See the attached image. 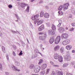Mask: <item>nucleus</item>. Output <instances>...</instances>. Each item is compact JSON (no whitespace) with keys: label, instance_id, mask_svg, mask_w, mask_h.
Listing matches in <instances>:
<instances>
[{"label":"nucleus","instance_id":"1","mask_svg":"<svg viewBox=\"0 0 75 75\" xmlns=\"http://www.w3.org/2000/svg\"><path fill=\"white\" fill-rule=\"evenodd\" d=\"M39 17V15H36L33 16L32 19L33 20H35L34 22V24H36L38 21H39V19H38V18Z\"/></svg>","mask_w":75,"mask_h":75},{"label":"nucleus","instance_id":"2","mask_svg":"<svg viewBox=\"0 0 75 75\" xmlns=\"http://www.w3.org/2000/svg\"><path fill=\"white\" fill-rule=\"evenodd\" d=\"M40 67L39 66H36L34 68V71L36 73H37L40 71Z\"/></svg>","mask_w":75,"mask_h":75},{"label":"nucleus","instance_id":"3","mask_svg":"<svg viewBox=\"0 0 75 75\" xmlns=\"http://www.w3.org/2000/svg\"><path fill=\"white\" fill-rule=\"evenodd\" d=\"M69 3H67L66 4H65L63 5V6L64 9L63 10L64 11H65L66 10H67L68 9V6H69Z\"/></svg>","mask_w":75,"mask_h":75},{"label":"nucleus","instance_id":"4","mask_svg":"<svg viewBox=\"0 0 75 75\" xmlns=\"http://www.w3.org/2000/svg\"><path fill=\"white\" fill-rule=\"evenodd\" d=\"M60 40H61V37L60 36H58L55 40V43L56 44H58L59 42V41H60Z\"/></svg>","mask_w":75,"mask_h":75},{"label":"nucleus","instance_id":"5","mask_svg":"<svg viewBox=\"0 0 75 75\" xmlns=\"http://www.w3.org/2000/svg\"><path fill=\"white\" fill-rule=\"evenodd\" d=\"M47 37V34H46V33L45 34L44 36H40L39 37L40 40H42V41H44V40H45V38Z\"/></svg>","mask_w":75,"mask_h":75},{"label":"nucleus","instance_id":"6","mask_svg":"<svg viewBox=\"0 0 75 75\" xmlns=\"http://www.w3.org/2000/svg\"><path fill=\"white\" fill-rule=\"evenodd\" d=\"M70 42V40H67L63 41L62 42V44L64 45H66L67 44H68Z\"/></svg>","mask_w":75,"mask_h":75},{"label":"nucleus","instance_id":"7","mask_svg":"<svg viewBox=\"0 0 75 75\" xmlns=\"http://www.w3.org/2000/svg\"><path fill=\"white\" fill-rule=\"evenodd\" d=\"M60 48V47L59 45L56 46L55 47H54V51L57 52L59 50V48Z\"/></svg>","mask_w":75,"mask_h":75},{"label":"nucleus","instance_id":"8","mask_svg":"<svg viewBox=\"0 0 75 75\" xmlns=\"http://www.w3.org/2000/svg\"><path fill=\"white\" fill-rule=\"evenodd\" d=\"M12 68L13 70L14 71H20V70H19L17 69V68L13 65H12Z\"/></svg>","mask_w":75,"mask_h":75},{"label":"nucleus","instance_id":"9","mask_svg":"<svg viewBox=\"0 0 75 75\" xmlns=\"http://www.w3.org/2000/svg\"><path fill=\"white\" fill-rule=\"evenodd\" d=\"M68 35L67 33H63L62 35V38H68Z\"/></svg>","mask_w":75,"mask_h":75},{"label":"nucleus","instance_id":"10","mask_svg":"<svg viewBox=\"0 0 75 75\" xmlns=\"http://www.w3.org/2000/svg\"><path fill=\"white\" fill-rule=\"evenodd\" d=\"M48 33L49 35H54L55 34V32L52 31V30H49L48 31Z\"/></svg>","mask_w":75,"mask_h":75},{"label":"nucleus","instance_id":"11","mask_svg":"<svg viewBox=\"0 0 75 75\" xmlns=\"http://www.w3.org/2000/svg\"><path fill=\"white\" fill-rule=\"evenodd\" d=\"M55 40V38L54 37H52L51 38L49 42L50 44H52L54 42V40Z\"/></svg>","mask_w":75,"mask_h":75},{"label":"nucleus","instance_id":"12","mask_svg":"<svg viewBox=\"0 0 75 75\" xmlns=\"http://www.w3.org/2000/svg\"><path fill=\"white\" fill-rule=\"evenodd\" d=\"M59 57V55L57 53H56L54 54V58L55 59H58V58Z\"/></svg>","mask_w":75,"mask_h":75},{"label":"nucleus","instance_id":"13","mask_svg":"<svg viewBox=\"0 0 75 75\" xmlns=\"http://www.w3.org/2000/svg\"><path fill=\"white\" fill-rule=\"evenodd\" d=\"M44 29V25H42L41 26L39 27L38 28L39 31H42Z\"/></svg>","mask_w":75,"mask_h":75},{"label":"nucleus","instance_id":"14","mask_svg":"<svg viewBox=\"0 0 75 75\" xmlns=\"http://www.w3.org/2000/svg\"><path fill=\"white\" fill-rule=\"evenodd\" d=\"M58 61L60 62H63V57L62 56H60L58 58Z\"/></svg>","mask_w":75,"mask_h":75},{"label":"nucleus","instance_id":"15","mask_svg":"<svg viewBox=\"0 0 75 75\" xmlns=\"http://www.w3.org/2000/svg\"><path fill=\"white\" fill-rule=\"evenodd\" d=\"M64 59L66 61H69L71 60V56H66V57H64Z\"/></svg>","mask_w":75,"mask_h":75},{"label":"nucleus","instance_id":"16","mask_svg":"<svg viewBox=\"0 0 75 75\" xmlns=\"http://www.w3.org/2000/svg\"><path fill=\"white\" fill-rule=\"evenodd\" d=\"M47 64H44L43 65H42L41 66L42 67V69L43 70V69H45L46 68H47Z\"/></svg>","mask_w":75,"mask_h":75},{"label":"nucleus","instance_id":"17","mask_svg":"<svg viewBox=\"0 0 75 75\" xmlns=\"http://www.w3.org/2000/svg\"><path fill=\"white\" fill-rule=\"evenodd\" d=\"M43 23V21L42 20H40L38 21L37 24V25H39L40 24H41Z\"/></svg>","mask_w":75,"mask_h":75},{"label":"nucleus","instance_id":"18","mask_svg":"<svg viewBox=\"0 0 75 75\" xmlns=\"http://www.w3.org/2000/svg\"><path fill=\"white\" fill-rule=\"evenodd\" d=\"M66 48L67 50H70L72 48V46L71 45H68L66 46Z\"/></svg>","mask_w":75,"mask_h":75},{"label":"nucleus","instance_id":"19","mask_svg":"<svg viewBox=\"0 0 75 75\" xmlns=\"http://www.w3.org/2000/svg\"><path fill=\"white\" fill-rule=\"evenodd\" d=\"M59 31L60 32H63V31H64V29L62 27H60L59 28Z\"/></svg>","mask_w":75,"mask_h":75},{"label":"nucleus","instance_id":"20","mask_svg":"<svg viewBox=\"0 0 75 75\" xmlns=\"http://www.w3.org/2000/svg\"><path fill=\"white\" fill-rule=\"evenodd\" d=\"M49 17H50V15L48 13H46L45 14L44 17L45 18H49Z\"/></svg>","mask_w":75,"mask_h":75},{"label":"nucleus","instance_id":"21","mask_svg":"<svg viewBox=\"0 0 75 75\" xmlns=\"http://www.w3.org/2000/svg\"><path fill=\"white\" fill-rule=\"evenodd\" d=\"M52 28L53 30H54V31H55L56 30V27H55L54 25L52 24Z\"/></svg>","mask_w":75,"mask_h":75},{"label":"nucleus","instance_id":"22","mask_svg":"<svg viewBox=\"0 0 75 75\" xmlns=\"http://www.w3.org/2000/svg\"><path fill=\"white\" fill-rule=\"evenodd\" d=\"M26 5L27 6V4H25L23 3H21V7L22 8H24V7H25Z\"/></svg>","mask_w":75,"mask_h":75},{"label":"nucleus","instance_id":"23","mask_svg":"<svg viewBox=\"0 0 75 75\" xmlns=\"http://www.w3.org/2000/svg\"><path fill=\"white\" fill-rule=\"evenodd\" d=\"M34 65L33 64L30 65L29 66V68L31 69H33V68H34Z\"/></svg>","mask_w":75,"mask_h":75},{"label":"nucleus","instance_id":"24","mask_svg":"<svg viewBox=\"0 0 75 75\" xmlns=\"http://www.w3.org/2000/svg\"><path fill=\"white\" fill-rule=\"evenodd\" d=\"M63 8V6L61 5L58 8V10L59 11L62 10Z\"/></svg>","mask_w":75,"mask_h":75},{"label":"nucleus","instance_id":"25","mask_svg":"<svg viewBox=\"0 0 75 75\" xmlns=\"http://www.w3.org/2000/svg\"><path fill=\"white\" fill-rule=\"evenodd\" d=\"M2 48L3 52H4V53H6V49H5V48H4V46H2Z\"/></svg>","mask_w":75,"mask_h":75},{"label":"nucleus","instance_id":"26","mask_svg":"<svg viewBox=\"0 0 75 75\" xmlns=\"http://www.w3.org/2000/svg\"><path fill=\"white\" fill-rule=\"evenodd\" d=\"M15 64L16 66H19L20 65V63L18 61H16L15 62Z\"/></svg>","mask_w":75,"mask_h":75},{"label":"nucleus","instance_id":"27","mask_svg":"<svg viewBox=\"0 0 75 75\" xmlns=\"http://www.w3.org/2000/svg\"><path fill=\"white\" fill-rule=\"evenodd\" d=\"M44 12L42 11L40 13V16L41 17H42L43 16H44Z\"/></svg>","mask_w":75,"mask_h":75},{"label":"nucleus","instance_id":"28","mask_svg":"<svg viewBox=\"0 0 75 75\" xmlns=\"http://www.w3.org/2000/svg\"><path fill=\"white\" fill-rule=\"evenodd\" d=\"M58 75H63L64 73L62 71H58Z\"/></svg>","mask_w":75,"mask_h":75},{"label":"nucleus","instance_id":"29","mask_svg":"<svg viewBox=\"0 0 75 75\" xmlns=\"http://www.w3.org/2000/svg\"><path fill=\"white\" fill-rule=\"evenodd\" d=\"M46 71H47L46 72V73H45L46 74L48 75V74H49V72L50 71V69H47Z\"/></svg>","mask_w":75,"mask_h":75},{"label":"nucleus","instance_id":"30","mask_svg":"<svg viewBox=\"0 0 75 75\" xmlns=\"http://www.w3.org/2000/svg\"><path fill=\"white\" fill-rule=\"evenodd\" d=\"M71 12L73 14H75V8H73L71 9Z\"/></svg>","mask_w":75,"mask_h":75},{"label":"nucleus","instance_id":"31","mask_svg":"<svg viewBox=\"0 0 75 75\" xmlns=\"http://www.w3.org/2000/svg\"><path fill=\"white\" fill-rule=\"evenodd\" d=\"M41 74L42 75H44L45 74V70H42L40 72Z\"/></svg>","mask_w":75,"mask_h":75},{"label":"nucleus","instance_id":"32","mask_svg":"<svg viewBox=\"0 0 75 75\" xmlns=\"http://www.w3.org/2000/svg\"><path fill=\"white\" fill-rule=\"evenodd\" d=\"M61 52L62 53L64 52V47H61L60 49Z\"/></svg>","mask_w":75,"mask_h":75},{"label":"nucleus","instance_id":"33","mask_svg":"<svg viewBox=\"0 0 75 75\" xmlns=\"http://www.w3.org/2000/svg\"><path fill=\"white\" fill-rule=\"evenodd\" d=\"M68 65V64H67V63H65L63 64V67H67Z\"/></svg>","mask_w":75,"mask_h":75},{"label":"nucleus","instance_id":"34","mask_svg":"<svg viewBox=\"0 0 75 75\" xmlns=\"http://www.w3.org/2000/svg\"><path fill=\"white\" fill-rule=\"evenodd\" d=\"M43 62V61H42V59H40L39 62L38 63L39 65H40L41 64H42Z\"/></svg>","mask_w":75,"mask_h":75},{"label":"nucleus","instance_id":"35","mask_svg":"<svg viewBox=\"0 0 75 75\" xmlns=\"http://www.w3.org/2000/svg\"><path fill=\"white\" fill-rule=\"evenodd\" d=\"M30 8V7L29 6H28L26 10V11H27V12H28L29 11V8Z\"/></svg>","mask_w":75,"mask_h":75},{"label":"nucleus","instance_id":"36","mask_svg":"<svg viewBox=\"0 0 75 75\" xmlns=\"http://www.w3.org/2000/svg\"><path fill=\"white\" fill-rule=\"evenodd\" d=\"M37 57V54H35L33 55V56H32L33 58H35V57Z\"/></svg>","mask_w":75,"mask_h":75},{"label":"nucleus","instance_id":"37","mask_svg":"<svg viewBox=\"0 0 75 75\" xmlns=\"http://www.w3.org/2000/svg\"><path fill=\"white\" fill-rule=\"evenodd\" d=\"M46 25L47 27H50L51 24L50 23H46Z\"/></svg>","mask_w":75,"mask_h":75},{"label":"nucleus","instance_id":"38","mask_svg":"<svg viewBox=\"0 0 75 75\" xmlns=\"http://www.w3.org/2000/svg\"><path fill=\"white\" fill-rule=\"evenodd\" d=\"M35 52H36V53H39V51L37 49H35Z\"/></svg>","mask_w":75,"mask_h":75},{"label":"nucleus","instance_id":"39","mask_svg":"<svg viewBox=\"0 0 75 75\" xmlns=\"http://www.w3.org/2000/svg\"><path fill=\"white\" fill-rule=\"evenodd\" d=\"M53 66L55 67H57L58 68L59 67V65H54Z\"/></svg>","mask_w":75,"mask_h":75},{"label":"nucleus","instance_id":"40","mask_svg":"<svg viewBox=\"0 0 75 75\" xmlns=\"http://www.w3.org/2000/svg\"><path fill=\"white\" fill-rule=\"evenodd\" d=\"M22 51H21L20 53L18 55L19 56L20 55H23V53H22Z\"/></svg>","mask_w":75,"mask_h":75},{"label":"nucleus","instance_id":"41","mask_svg":"<svg viewBox=\"0 0 75 75\" xmlns=\"http://www.w3.org/2000/svg\"><path fill=\"white\" fill-rule=\"evenodd\" d=\"M13 56L16 57V53L14 51H13Z\"/></svg>","mask_w":75,"mask_h":75},{"label":"nucleus","instance_id":"42","mask_svg":"<svg viewBox=\"0 0 75 75\" xmlns=\"http://www.w3.org/2000/svg\"><path fill=\"white\" fill-rule=\"evenodd\" d=\"M3 69V67L1 65V64L0 63V69Z\"/></svg>","mask_w":75,"mask_h":75},{"label":"nucleus","instance_id":"43","mask_svg":"<svg viewBox=\"0 0 75 75\" xmlns=\"http://www.w3.org/2000/svg\"><path fill=\"white\" fill-rule=\"evenodd\" d=\"M8 7L9 8H12V7H13V6L12 5H9L8 6Z\"/></svg>","mask_w":75,"mask_h":75},{"label":"nucleus","instance_id":"44","mask_svg":"<svg viewBox=\"0 0 75 75\" xmlns=\"http://www.w3.org/2000/svg\"><path fill=\"white\" fill-rule=\"evenodd\" d=\"M71 25L73 27H75V23H72Z\"/></svg>","mask_w":75,"mask_h":75},{"label":"nucleus","instance_id":"45","mask_svg":"<svg viewBox=\"0 0 75 75\" xmlns=\"http://www.w3.org/2000/svg\"><path fill=\"white\" fill-rule=\"evenodd\" d=\"M59 24H61V23H62V20H59Z\"/></svg>","mask_w":75,"mask_h":75},{"label":"nucleus","instance_id":"46","mask_svg":"<svg viewBox=\"0 0 75 75\" xmlns=\"http://www.w3.org/2000/svg\"><path fill=\"white\" fill-rule=\"evenodd\" d=\"M66 75H72V74L69 73H67Z\"/></svg>","mask_w":75,"mask_h":75},{"label":"nucleus","instance_id":"47","mask_svg":"<svg viewBox=\"0 0 75 75\" xmlns=\"http://www.w3.org/2000/svg\"><path fill=\"white\" fill-rule=\"evenodd\" d=\"M5 74L6 75H9V73L8 72H5Z\"/></svg>","mask_w":75,"mask_h":75},{"label":"nucleus","instance_id":"48","mask_svg":"<svg viewBox=\"0 0 75 75\" xmlns=\"http://www.w3.org/2000/svg\"><path fill=\"white\" fill-rule=\"evenodd\" d=\"M12 32L13 33H16V34H17V32L14 30H12Z\"/></svg>","mask_w":75,"mask_h":75},{"label":"nucleus","instance_id":"49","mask_svg":"<svg viewBox=\"0 0 75 75\" xmlns=\"http://www.w3.org/2000/svg\"><path fill=\"white\" fill-rule=\"evenodd\" d=\"M6 58H7V60L8 61L9 60V57H8V55L6 56Z\"/></svg>","mask_w":75,"mask_h":75},{"label":"nucleus","instance_id":"50","mask_svg":"<svg viewBox=\"0 0 75 75\" xmlns=\"http://www.w3.org/2000/svg\"><path fill=\"white\" fill-rule=\"evenodd\" d=\"M51 74L54 75H55V72L53 71Z\"/></svg>","mask_w":75,"mask_h":75},{"label":"nucleus","instance_id":"51","mask_svg":"<svg viewBox=\"0 0 75 75\" xmlns=\"http://www.w3.org/2000/svg\"><path fill=\"white\" fill-rule=\"evenodd\" d=\"M71 64L72 65H75V62H71Z\"/></svg>","mask_w":75,"mask_h":75},{"label":"nucleus","instance_id":"52","mask_svg":"<svg viewBox=\"0 0 75 75\" xmlns=\"http://www.w3.org/2000/svg\"><path fill=\"white\" fill-rule=\"evenodd\" d=\"M74 28H72L70 30V31H73L74 30Z\"/></svg>","mask_w":75,"mask_h":75},{"label":"nucleus","instance_id":"53","mask_svg":"<svg viewBox=\"0 0 75 75\" xmlns=\"http://www.w3.org/2000/svg\"><path fill=\"white\" fill-rule=\"evenodd\" d=\"M2 33H1V31H0V36H1H1H2Z\"/></svg>","mask_w":75,"mask_h":75},{"label":"nucleus","instance_id":"54","mask_svg":"<svg viewBox=\"0 0 75 75\" xmlns=\"http://www.w3.org/2000/svg\"><path fill=\"white\" fill-rule=\"evenodd\" d=\"M13 48L14 49V50H16L17 47H16V46H14L13 47Z\"/></svg>","mask_w":75,"mask_h":75},{"label":"nucleus","instance_id":"55","mask_svg":"<svg viewBox=\"0 0 75 75\" xmlns=\"http://www.w3.org/2000/svg\"><path fill=\"white\" fill-rule=\"evenodd\" d=\"M60 26H61V24L59 23L57 25V27H59Z\"/></svg>","mask_w":75,"mask_h":75},{"label":"nucleus","instance_id":"56","mask_svg":"<svg viewBox=\"0 0 75 75\" xmlns=\"http://www.w3.org/2000/svg\"><path fill=\"white\" fill-rule=\"evenodd\" d=\"M30 24L31 27L33 28V25L31 23H30Z\"/></svg>","mask_w":75,"mask_h":75},{"label":"nucleus","instance_id":"57","mask_svg":"<svg viewBox=\"0 0 75 75\" xmlns=\"http://www.w3.org/2000/svg\"><path fill=\"white\" fill-rule=\"evenodd\" d=\"M39 34L40 35H42V34H43V33L42 32V33H39Z\"/></svg>","mask_w":75,"mask_h":75},{"label":"nucleus","instance_id":"58","mask_svg":"<svg viewBox=\"0 0 75 75\" xmlns=\"http://www.w3.org/2000/svg\"><path fill=\"white\" fill-rule=\"evenodd\" d=\"M72 53H75V50H72Z\"/></svg>","mask_w":75,"mask_h":75},{"label":"nucleus","instance_id":"59","mask_svg":"<svg viewBox=\"0 0 75 75\" xmlns=\"http://www.w3.org/2000/svg\"><path fill=\"white\" fill-rule=\"evenodd\" d=\"M50 63H51V64H52V65H53V64H54V63L52 62H50Z\"/></svg>","mask_w":75,"mask_h":75},{"label":"nucleus","instance_id":"60","mask_svg":"<svg viewBox=\"0 0 75 75\" xmlns=\"http://www.w3.org/2000/svg\"><path fill=\"white\" fill-rule=\"evenodd\" d=\"M61 14L60 15V16H62V15H63L64 13H63V12H61Z\"/></svg>","mask_w":75,"mask_h":75},{"label":"nucleus","instance_id":"61","mask_svg":"<svg viewBox=\"0 0 75 75\" xmlns=\"http://www.w3.org/2000/svg\"><path fill=\"white\" fill-rule=\"evenodd\" d=\"M40 48L41 49H42V45H40Z\"/></svg>","mask_w":75,"mask_h":75},{"label":"nucleus","instance_id":"62","mask_svg":"<svg viewBox=\"0 0 75 75\" xmlns=\"http://www.w3.org/2000/svg\"><path fill=\"white\" fill-rule=\"evenodd\" d=\"M16 18H17V19H18V20H20V18H19V17H18H18H17Z\"/></svg>","mask_w":75,"mask_h":75},{"label":"nucleus","instance_id":"63","mask_svg":"<svg viewBox=\"0 0 75 75\" xmlns=\"http://www.w3.org/2000/svg\"><path fill=\"white\" fill-rule=\"evenodd\" d=\"M73 3L74 4L75 6V1H73Z\"/></svg>","mask_w":75,"mask_h":75},{"label":"nucleus","instance_id":"64","mask_svg":"<svg viewBox=\"0 0 75 75\" xmlns=\"http://www.w3.org/2000/svg\"><path fill=\"white\" fill-rule=\"evenodd\" d=\"M31 75H39L38 74H32Z\"/></svg>","mask_w":75,"mask_h":75}]
</instances>
